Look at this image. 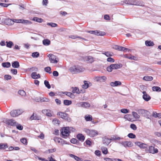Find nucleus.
<instances>
[{"instance_id":"nucleus-1","label":"nucleus","mask_w":161,"mask_h":161,"mask_svg":"<svg viewBox=\"0 0 161 161\" xmlns=\"http://www.w3.org/2000/svg\"><path fill=\"white\" fill-rule=\"evenodd\" d=\"M75 130L71 127H66L62 128L60 130V134L62 136V137L64 138H66L69 135L70 132V130L74 131Z\"/></svg>"},{"instance_id":"nucleus-2","label":"nucleus","mask_w":161,"mask_h":161,"mask_svg":"<svg viewBox=\"0 0 161 161\" xmlns=\"http://www.w3.org/2000/svg\"><path fill=\"white\" fill-rule=\"evenodd\" d=\"M85 69L79 65H74L69 69V70L72 74H76L84 71Z\"/></svg>"},{"instance_id":"nucleus-3","label":"nucleus","mask_w":161,"mask_h":161,"mask_svg":"<svg viewBox=\"0 0 161 161\" xmlns=\"http://www.w3.org/2000/svg\"><path fill=\"white\" fill-rule=\"evenodd\" d=\"M122 67V65L121 64H111L107 67V70L108 72H111L113 69H119Z\"/></svg>"},{"instance_id":"nucleus-4","label":"nucleus","mask_w":161,"mask_h":161,"mask_svg":"<svg viewBox=\"0 0 161 161\" xmlns=\"http://www.w3.org/2000/svg\"><path fill=\"white\" fill-rule=\"evenodd\" d=\"M125 3L130 5H135L137 6H144L143 3L136 2V0H126L123 1Z\"/></svg>"},{"instance_id":"nucleus-5","label":"nucleus","mask_w":161,"mask_h":161,"mask_svg":"<svg viewBox=\"0 0 161 161\" xmlns=\"http://www.w3.org/2000/svg\"><path fill=\"white\" fill-rule=\"evenodd\" d=\"M84 131L87 135L91 137H94L98 134V132L95 130H89L88 129H84Z\"/></svg>"},{"instance_id":"nucleus-6","label":"nucleus","mask_w":161,"mask_h":161,"mask_svg":"<svg viewBox=\"0 0 161 161\" xmlns=\"http://www.w3.org/2000/svg\"><path fill=\"white\" fill-rule=\"evenodd\" d=\"M136 111L138 112V114H141L147 118L149 119V112L148 111L143 109H138L136 110Z\"/></svg>"},{"instance_id":"nucleus-7","label":"nucleus","mask_w":161,"mask_h":161,"mask_svg":"<svg viewBox=\"0 0 161 161\" xmlns=\"http://www.w3.org/2000/svg\"><path fill=\"white\" fill-rule=\"evenodd\" d=\"M47 56L49 58V60L51 63L57 64L58 62V59L55 55L52 54H50L48 55Z\"/></svg>"},{"instance_id":"nucleus-8","label":"nucleus","mask_w":161,"mask_h":161,"mask_svg":"<svg viewBox=\"0 0 161 161\" xmlns=\"http://www.w3.org/2000/svg\"><path fill=\"white\" fill-rule=\"evenodd\" d=\"M57 115H59L61 118L67 121H69L70 120V119L69 117L68 114L66 113L59 112L57 113Z\"/></svg>"},{"instance_id":"nucleus-9","label":"nucleus","mask_w":161,"mask_h":161,"mask_svg":"<svg viewBox=\"0 0 161 161\" xmlns=\"http://www.w3.org/2000/svg\"><path fill=\"white\" fill-rule=\"evenodd\" d=\"M3 122L5 123L13 126H15L17 124L14 120L11 119H6L3 120Z\"/></svg>"},{"instance_id":"nucleus-10","label":"nucleus","mask_w":161,"mask_h":161,"mask_svg":"<svg viewBox=\"0 0 161 161\" xmlns=\"http://www.w3.org/2000/svg\"><path fill=\"white\" fill-rule=\"evenodd\" d=\"M95 58L92 56H86L84 58V59L88 63L92 64L95 61Z\"/></svg>"},{"instance_id":"nucleus-11","label":"nucleus","mask_w":161,"mask_h":161,"mask_svg":"<svg viewBox=\"0 0 161 161\" xmlns=\"http://www.w3.org/2000/svg\"><path fill=\"white\" fill-rule=\"evenodd\" d=\"M78 107H81L86 108H88L90 107V104L87 102H80L76 104Z\"/></svg>"},{"instance_id":"nucleus-12","label":"nucleus","mask_w":161,"mask_h":161,"mask_svg":"<svg viewBox=\"0 0 161 161\" xmlns=\"http://www.w3.org/2000/svg\"><path fill=\"white\" fill-rule=\"evenodd\" d=\"M125 147H131L133 146V144L130 141H126L122 142L120 143Z\"/></svg>"},{"instance_id":"nucleus-13","label":"nucleus","mask_w":161,"mask_h":161,"mask_svg":"<svg viewBox=\"0 0 161 161\" xmlns=\"http://www.w3.org/2000/svg\"><path fill=\"white\" fill-rule=\"evenodd\" d=\"M41 117L40 116L36 114L33 113L30 118L31 120H39L41 119Z\"/></svg>"},{"instance_id":"nucleus-14","label":"nucleus","mask_w":161,"mask_h":161,"mask_svg":"<svg viewBox=\"0 0 161 161\" xmlns=\"http://www.w3.org/2000/svg\"><path fill=\"white\" fill-rule=\"evenodd\" d=\"M7 21L8 23H9V24H8V25H11L14 24V22H16L17 23H21V19H14L13 20H12L11 19H8L7 20Z\"/></svg>"},{"instance_id":"nucleus-15","label":"nucleus","mask_w":161,"mask_h":161,"mask_svg":"<svg viewBox=\"0 0 161 161\" xmlns=\"http://www.w3.org/2000/svg\"><path fill=\"white\" fill-rule=\"evenodd\" d=\"M148 151L150 153L154 154L158 152V149L157 148H155L154 147L151 146L149 147Z\"/></svg>"},{"instance_id":"nucleus-16","label":"nucleus","mask_w":161,"mask_h":161,"mask_svg":"<svg viewBox=\"0 0 161 161\" xmlns=\"http://www.w3.org/2000/svg\"><path fill=\"white\" fill-rule=\"evenodd\" d=\"M143 94V99L146 101H148L151 99V97L150 96L148 95L146 92L143 91L142 92Z\"/></svg>"},{"instance_id":"nucleus-17","label":"nucleus","mask_w":161,"mask_h":161,"mask_svg":"<svg viewBox=\"0 0 161 161\" xmlns=\"http://www.w3.org/2000/svg\"><path fill=\"white\" fill-rule=\"evenodd\" d=\"M136 145L138 146L141 148H145L147 147V145L146 144L140 142H135Z\"/></svg>"},{"instance_id":"nucleus-18","label":"nucleus","mask_w":161,"mask_h":161,"mask_svg":"<svg viewBox=\"0 0 161 161\" xmlns=\"http://www.w3.org/2000/svg\"><path fill=\"white\" fill-rule=\"evenodd\" d=\"M31 78L33 79H37L40 78L41 75L39 74H37L36 72H34L31 75Z\"/></svg>"},{"instance_id":"nucleus-19","label":"nucleus","mask_w":161,"mask_h":161,"mask_svg":"<svg viewBox=\"0 0 161 161\" xmlns=\"http://www.w3.org/2000/svg\"><path fill=\"white\" fill-rule=\"evenodd\" d=\"M107 79L106 77L105 76L97 77L96 80L97 81L101 82L104 81Z\"/></svg>"},{"instance_id":"nucleus-20","label":"nucleus","mask_w":161,"mask_h":161,"mask_svg":"<svg viewBox=\"0 0 161 161\" xmlns=\"http://www.w3.org/2000/svg\"><path fill=\"white\" fill-rule=\"evenodd\" d=\"M77 139L80 141L83 142L85 139V137L81 134H78L76 136Z\"/></svg>"},{"instance_id":"nucleus-21","label":"nucleus","mask_w":161,"mask_h":161,"mask_svg":"<svg viewBox=\"0 0 161 161\" xmlns=\"http://www.w3.org/2000/svg\"><path fill=\"white\" fill-rule=\"evenodd\" d=\"M110 142V138L109 139L107 138H105L103 140V143L105 145H108Z\"/></svg>"},{"instance_id":"nucleus-22","label":"nucleus","mask_w":161,"mask_h":161,"mask_svg":"<svg viewBox=\"0 0 161 161\" xmlns=\"http://www.w3.org/2000/svg\"><path fill=\"white\" fill-rule=\"evenodd\" d=\"M12 66L14 68H18L19 66V62L17 61H15L12 63Z\"/></svg>"},{"instance_id":"nucleus-23","label":"nucleus","mask_w":161,"mask_h":161,"mask_svg":"<svg viewBox=\"0 0 161 161\" xmlns=\"http://www.w3.org/2000/svg\"><path fill=\"white\" fill-rule=\"evenodd\" d=\"M72 88H73V90L72 91L73 93H76L78 94H79L80 93V92L79 91L78 87H72Z\"/></svg>"},{"instance_id":"nucleus-24","label":"nucleus","mask_w":161,"mask_h":161,"mask_svg":"<svg viewBox=\"0 0 161 161\" xmlns=\"http://www.w3.org/2000/svg\"><path fill=\"white\" fill-rule=\"evenodd\" d=\"M121 139V138L118 136H112L110 140L111 141H115L117 140H119Z\"/></svg>"},{"instance_id":"nucleus-25","label":"nucleus","mask_w":161,"mask_h":161,"mask_svg":"<svg viewBox=\"0 0 161 161\" xmlns=\"http://www.w3.org/2000/svg\"><path fill=\"white\" fill-rule=\"evenodd\" d=\"M42 43L44 45L48 46L50 44V41L48 39H44L42 41Z\"/></svg>"},{"instance_id":"nucleus-26","label":"nucleus","mask_w":161,"mask_h":161,"mask_svg":"<svg viewBox=\"0 0 161 161\" xmlns=\"http://www.w3.org/2000/svg\"><path fill=\"white\" fill-rule=\"evenodd\" d=\"M145 43L146 46H153L154 45L153 42L150 41H146Z\"/></svg>"},{"instance_id":"nucleus-27","label":"nucleus","mask_w":161,"mask_h":161,"mask_svg":"<svg viewBox=\"0 0 161 161\" xmlns=\"http://www.w3.org/2000/svg\"><path fill=\"white\" fill-rule=\"evenodd\" d=\"M153 79L152 77L148 76H145L143 78V80L146 81H151Z\"/></svg>"},{"instance_id":"nucleus-28","label":"nucleus","mask_w":161,"mask_h":161,"mask_svg":"<svg viewBox=\"0 0 161 161\" xmlns=\"http://www.w3.org/2000/svg\"><path fill=\"white\" fill-rule=\"evenodd\" d=\"M16 110H13L12 111L10 112V114L11 116L13 117H15L17 116V113Z\"/></svg>"},{"instance_id":"nucleus-29","label":"nucleus","mask_w":161,"mask_h":161,"mask_svg":"<svg viewBox=\"0 0 161 161\" xmlns=\"http://www.w3.org/2000/svg\"><path fill=\"white\" fill-rule=\"evenodd\" d=\"M85 119L86 121H90L92 120V116L90 115H86L85 117Z\"/></svg>"},{"instance_id":"nucleus-30","label":"nucleus","mask_w":161,"mask_h":161,"mask_svg":"<svg viewBox=\"0 0 161 161\" xmlns=\"http://www.w3.org/2000/svg\"><path fill=\"white\" fill-rule=\"evenodd\" d=\"M35 100L37 102L40 101L41 102H48L49 101V99L46 98H43L42 99H41V98H40L39 99H35Z\"/></svg>"},{"instance_id":"nucleus-31","label":"nucleus","mask_w":161,"mask_h":161,"mask_svg":"<svg viewBox=\"0 0 161 161\" xmlns=\"http://www.w3.org/2000/svg\"><path fill=\"white\" fill-rule=\"evenodd\" d=\"M18 93L23 97H25L26 95L25 92L22 90H19L18 91Z\"/></svg>"},{"instance_id":"nucleus-32","label":"nucleus","mask_w":161,"mask_h":161,"mask_svg":"<svg viewBox=\"0 0 161 161\" xmlns=\"http://www.w3.org/2000/svg\"><path fill=\"white\" fill-rule=\"evenodd\" d=\"M21 23L26 25L31 24V21L23 19H21Z\"/></svg>"},{"instance_id":"nucleus-33","label":"nucleus","mask_w":161,"mask_h":161,"mask_svg":"<svg viewBox=\"0 0 161 161\" xmlns=\"http://www.w3.org/2000/svg\"><path fill=\"white\" fill-rule=\"evenodd\" d=\"M2 65L3 67L9 68L11 64L9 62H5L2 64Z\"/></svg>"},{"instance_id":"nucleus-34","label":"nucleus","mask_w":161,"mask_h":161,"mask_svg":"<svg viewBox=\"0 0 161 161\" xmlns=\"http://www.w3.org/2000/svg\"><path fill=\"white\" fill-rule=\"evenodd\" d=\"M125 57L126 58H127L131 60H137V58L136 57L132 55L129 56L127 55H126L125 56Z\"/></svg>"},{"instance_id":"nucleus-35","label":"nucleus","mask_w":161,"mask_h":161,"mask_svg":"<svg viewBox=\"0 0 161 161\" xmlns=\"http://www.w3.org/2000/svg\"><path fill=\"white\" fill-rule=\"evenodd\" d=\"M152 90L153 91L160 92L161 91L160 88L158 86H154L152 88Z\"/></svg>"},{"instance_id":"nucleus-36","label":"nucleus","mask_w":161,"mask_h":161,"mask_svg":"<svg viewBox=\"0 0 161 161\" xmlns=\"http://www.w3.org/2000/svg\"><path fill=\"white\" fill-rule=\"evenodd\" d=\"M132 114L134 118L138 119L140 118V116L136 112H132Z\"/></svg>"},{"instance_id":"nucleus-37","label":"nucleus","mask_w":161,"mask_h":161,"mask_svg":"<svg viewBox=\"0 0 161 161\" xmlns=\"http://www.w3.org/2000/svg\"><path fill=\"white\" fill-rule=\"evenodd\" d=\"M64 94L69 96L71 98H74V95L71 92H64Z\"/></svg>"},{"instance_id":"nucleus-38","label":"nucleus","mask_w":161,"mask_h":161,"mask_svg":"<svg viewBox=\"0 0 161 161\" xmlns=\"http://www.w3.org/2000/svg\"><path fill=\"white\" fill-rule=\"evenodd\" d=\"M8 147L7 144L1 143L0 144V149H4Z\"/></svg>"},{"instance_id":"nucleus-39","label":"nucleus","mask_w":161,"mask_h":161,"mask_svg":"<svg viewBox=\"0 0 161 161\" xmlns=\"http://www.w3.org/2000/svg\"><path fill=\"white\" fill-rule=\"evenodd\" d=\"M32 20L39 23L42 22L43 21V19H42L37 17H34Z\"/></svg>"},{"instance_id":"nucleus-40","label":"nucleus","mask_w":161,"mask_h":161,"mask_svg":"<svg viewBox=\"0 0 161 161\" xmlns=\"http://www.w3.org/2000/svg\"><path fill=\"white\" fill-rule=\"evenodd\" d=\"M101 149L102 150L103 153L104 154H107L108 151L107 148L106 147H102Z\"/></svg>"},{"instance_id":"nucleus-41","label":"nucleus","mask_w":161,"mask_h":161,"mask_svg":"<svg viewBox=\"0 0 161 161\" xmlns=\"http://www.w3.org/2000/svg\"><path fill=\"white\" fill-rule=\"evenodd\" d=\"M105 35V33L104 32L99 31H97L96 35L103 36Z\"/></svg>"},{"instance_id":"nucleus-42","label":"nucleus","mask_w":161,"mask_h":161,"mask_svg":"<svg viewBox=\"0 0 161 161\" xmlns=\"http://www.w3.org/2000/svg\"><path fill=\"white\" fill-rule=\"evenodd\" d=\"M64 105H69L72 103L71 101H69L67 100H65L64 101Z\"/></svg>"},{"instance_id":"nucleus-43","label":"nucleus","mask_w":161,"mask_h":161,"mask_svg":"<svg viewBox=\"0 0 161 161\" xmlns=\"http://www.w3.org/2000/svg\"><path fill=\"white\" fill-rule=\"evenodd\" d=\"M6 43H7L6 46L8 47L11 48L12 46L14 45L13 42L11 41L6 42Z\"/></svg>"},{"instance_id":"nucleus-44","label":"nucleus","mask_w":161,"mask_h":161,"mask_svg":"<svg viewBox=\"0 0 161 161\" xmlns=\"http://www.w3.org/2000/svg\"><path fill=\"white\" fill-rule=\"evenodd\" d=\"M84 84L82 85V87L84 89H86L89 86L88 84L87 83V81L85 80L84 81Z\"/></svg>"},{"instance_id":"nucleus-45","label":"nucleus","mask_w":161,"mask_h":161,"mask_svg":"<svg viewBox=\"0 0 161 161\" xmlns=\"http://www.w3.org/2000/svg\"><path fill=\"white\" fill-rule=\"evenodd\" d=\"M44 84L48 89L51 88V86L48 81L45 80L44 81Z\"/></svg>"},{"instance_id":"nucleus-46","label":"nucleus","mask_w":161,"mask_h":161,"mask_svg":"<svg viewBox=\"0 0 161 161\" xmlns=\"http://www.w3.org/2000/svg\"><path fill=\"white\" fill-rule=\"evenodd\" d=\"M39 56V53L38 52H35L32 54V56L33 58H37Z\"/></svg>"},{"instance_id":"nucleus-47","label":"nucleus","mask_w":161,"mask_h":161,"mask_svg":"<svg viewBox=\"0 0 161 161\" xmlns=\"http://www.w3.org/2000/svg\"><path fill=\"white\" fill-rule=\"evenodd\" d=\"M103 54L105 55L107 57L111 56L113 54L112 53L109 52H105L104 53H103Z\"/></svg>"},{"instance_id":"nucleus-48","label":"nucleus","mask_w":161,"mask_h":161,"mask_svg":"<svg viewBox=\"0 0 161 161\" xmlns=\"http://www.w3.org/2000/svg\"><path fill=\"white\" fill-rule=\"evenodd\" d=\"M44 70L47 72L49 74H51L52 72L51 71V68L50 67H47L44 68Z\"/></svg>"},{"instance_id":"nucleus-49","label":"nucleus","mask_w":161,"mask_h":161,"mask_svg":"<svg viewBox=\"0 0 161 161\" xmlns=\"http://www.w3.org/2000/svg\"><path fill=\"white\" fill-rule=\"evenodd\" d=\"M15 126H16V128L20 130H21L23 129V126L17 123L16 124V125Z\"/></svg>"},{"instance_id":"nucleus-50","label":"nucleus","mask_w":161,"mask_h":161,"mask_svg":"<svg viewBox=\"0 0 161 161\" xmlns=\"http://www.w3.org/2000/svg\"><path fill=\"white\" fill-rule=\"evenodd\" d=\"M47 25H50V26H51V27H56L58 25L56 24L55 23H52V22L48 23H47Z\"/></svg>"},{"instance_id":"nucleus-51","label":"nucleus","mask_w":161,"mask_h":161,"mask_svg":"<svg viewBox=\"0 0 161 161\" xmlns=\"http://www.w3.org/2000/svg\"><path fill=\"white\" fill-rule=\"evenodd\" d=\"M48 111L47 110H43L42 111V112L43 113H46V115L49 117H51L52 116V114L49 112H47Z\"/></svg>"},{"instance_id":"nucleus-52","label":"nucleus","mask_w":161,"mask_h":161,"mask_svg":"<svg viewBox=\"0 0 161 161\" xmlns=\"http://www.w3.org/2000/svg\"><path fill=\"white\" fill-rule=\"evenodd\" d=\"M12 77L9 75H6L4 76V79L5 80H8L11 79Z\"/></svg>"},{"instance_id":"nucleus-53","label":"nucleus","mask_w":161,"mask_h":161,"mask_svg":"<svg viewBox=\"0 0 161 161\" xmlns=\"http://www.w3.org/2000/svg\"><path fill=\"white\" fill-rule=\"evenodd\" d=\"M128 136L130 138H135L136 136L135 135L132 133H130L128 135Z\"/></svg>"},{"instance_id":"nucleus-54","label":"nucleus","mask_w":161,"mask_h":161,"mask_svg":"<svg viewBox=\"0 0 161 161\" xmlns=\"http://www.w3.org/2000/svg\"><path fill=\"white\" fill-rule=\"evenodd\" d=\"M21 142L25 145H27V140L25 138H23L20 140Z\"/></svg>"},{"instance_id":"nucleus-55","label":"nucleus","mask_w":161,"mask_h":161,"mask_svg":"<svg viewBox=\"0 0 161 161\" xmlns=\"http://www.w3.org/2000/svg\"><path fill=\"white\" fill-rule=\"evenodd\" d=\"M130 127L133 130H135L137 129V127L134 124H131L130 125Z\"/></svg>"},{"instance_id":"nucleus-56","label":"nucleus","mask_w":161,"mask_h":161,"mask_svg":"<svg viewBox=\"0 0 161 161\" xmlns=\"http://www.w3.org/2000/svg\"><path fill=\"white\" fill-rule=\"evenodd\" d=\"M69 38H71L72 39H75L77 38H80V36L72 35L69 36Z\"/></svg>"},{"instance_id":"nucleus-57","label":"nucleus","mask_w":161,"mask_h":161,"mask_svg":"<svg viewBox=\"0 0 161 161\" xmlns=\"http://www.w3.org/2000/svg\"><path fill=\"white\" fill-rule=\"evenodd\" d=\"M61 138L58 137H56L54 138V140L55 142H58V143H60Z\"/></svg>"},{"instance_id":"nucleus-58","label":"nucleus","mask_w":161,"mask_h":161,"mask_svg":"<svg viewBox=\"0 0 161 161\" xmlns=\"http://www.w3.org/2000/svg\"><path fill=\"white\" fill-rule=\"evenodd\" d=\"M11 3L10 4H6V3H0V5L4 7H7L9 5H11Z\"/></svg>"},{"instance_id":"nucleus-59","label":"nucleus","mask_w":161,"mask_h":161,"mask_svg":"<svg viewBox=\"0 0 161 161\" xmlns=\"http://www.w3.org/2000/svg\"><path fill=\"white\" fill-rule=\"evenodd\" d=\"M121 112L123 113L126 114L129 113V110L127 109H122L121 110Z\"/></svg>"},{"instance_id":"nucleus-60","label":"nucleus","mask_w":161,"mask_h":161,"mask_svg":"<svg viewBox=\"0 0 161 161\" xmlns=\"http://www.w3.org/2000/svg\"><path fill=\"white\" fill-rule=\"evenodd\" d=\"M107 61L108 62L113 63L114 62V60L111 57H109L107 59Z\"/></svg>"},{"instance_id":"nucleus-61","label":"nucleus","mask_w":161,"mask_h":161,"mask_svg":"<svg viewBox=\"0 0 161 161\" xmlns=\"http://www.w3.org/2000/svg\"><path fill=\"white\" fill-rule=\"evenodd\" d=\"M95 153L96 155L98 156H100L101 155V152L98 150H96Z\"/></svg>"},{"instance_id":"nucleus-62","label":"nucleus","mask_w":161,"mask_h":161,"mask_svg":"<svg viewBox=\"0 0 161 161\" xmlns=\"http://www.w3.org/2000/svg\"><path fill=\"white\" fill-rule=\"evenodd\" d=\"M78 141L75 138H72L70 140L71 143L73 144H75L77 143Z\"/></svg>"},{"instance_id":"nucleus-63","label":"nucleus","mask_w":161,"mask_h":161,"mask_svg":"<svg viewBox=\"0 0 161 161\" xmlns=\"http://www.w3.org/2000/svg\"><path fill=\"white\" fill-rule=\"evenodd\" d=\"M86 144L89 146H90L91 144V142L90 141V140L87 139L86 140L85 142Z\"/></svg>"},{"instance_id":"nucleus-64","label":"nucleus","mask_w":161,"mask_h":161,"mask_svg":"<svg viewBox=\"0 0 161 161\" xmlns=\"http://www.w3.org/2000/svg\"><path fill=\"white\" fill-rule=\"evenodd\" d=\"M53 75L54 76H58V72L56 71H54L53 73Z\"/></svg>"}]
</instances>
